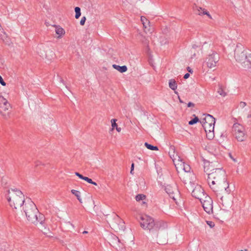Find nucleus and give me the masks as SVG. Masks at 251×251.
Returning <instances> with one entry per match:
<instances>
[{"instance_id": "9d476101", "label": "nucleus", "mask_w": 251, "mask_h": 251, "mask_svg": "<svg viewBox=\"0 0 251 251\" xmlns=\"http://www.w3.org/2000/svg\"><path fill=\"white\" fill-rule=\"evenodd\" d=\"M192 196L196 199L202 200V197L205 196L204 190L200 185H197L192 192Z\"/></svg>"}, {"instance_id": "2f4dec72", "label": "nucleus", "mask_w": 251, "mask_h": 251, "mask_svg": "<svg viewBox=\"0 0 251 251\" xmlns=\"http://www.w3.org/2000/svg\"><path fill=\"white\" fill-rule=\"evenodd\" d=\"M206 223L210 227H213L215 226L214 222L212 221H206Z\"/></svg>"}, {"instance_id": "8fccbe9b", "label": "nucleus", "mask_w": 251, "mask_h": 251, "mask_svg": "<svg viewBox=\"0 0 251 251\" xmlns=\"http://www.w3.org/2000/svg\"><path fill=\"white\" fill-rule=\"evenodd\" d=\"M79 173H78V172H75V175L76 176H78L79 175Z\"/></svg>"}, {"instance_id": "58836bf2", "label": "nucleus", "mask_w": 251, "mask_h": 251, "mask_svg": "<svg viewBox=\"0 0 251 251\" xmlns=\"http://www.w3.org/2000/svg\"><path fill=\"white\" fill-rule=\"evenodd\" d=\"M194 106H195V104L192 102H189L187 104V106L188 107H194Z\"/></svg>"}, {"instance_id": "393cba45", "label": "nucleus", "mask_w": 251, "mask_h": 251, "mask_svg": "<svg viewBox=\"0 0 251 251\" xmlns=\"http://www.w3.org/2000/svg\"><path fill=\"white\" fill-rule=\"evenodd\" d=\"M194 116H195L194 118L189 121L188 124L189 125H193L199 122L200 120L198 117L196 116L195 115H194Z\"/></svg>"}, {"instance_id": "4c0bfd02", "label": "nucleus", "mask_w": 251, "mask_h": 251, "mask_svg": "<svg viewBox=\"0 0 251 251\" xmlns=\"http://www.w3.org/2000/svg\"><path fill=\"white\" fill-rule=\"evenodd\" d=\"M134 163H132L131 165V170H130V174H133V170H134Z\"/></svg>"}, {"instance_id": "cd10ccee", "label": "nucleus", "mask_w": 251, "mask_h": 251, "mask_svg": "<svg viewBox=\"0 0 251 251\" xmlns=\"http://www.w3.org/2000/svg\"><path fill=\"white\" fill-rule=\"evenodd\" d=\"M116 121H117V119H112L111 120L112 130L114 129V128L118 127V125L116 124Z\"/></svg>"}, {"instance_id": "4be33fe9", "label": "nucleus", "mask_w": 251, "mask_h": 251, "mask_svg": "<svg viewBox=\"0 0 251 251\" xmlns=\"http://www.w3.org/2000/svg\"><path fill=\"white\" fill-rule=\"evenodd\" d=\"M141 21L144 27L145 28L148 27V25L150 23L148 20L145 18V17L141 16Z\"/></svg>"}, {"instance_id": "c03bdc74", "label": "nucleus", "mask_w": 251, "mask_h": 251, "mask_svg": "<svg viewBox=\"0 0 251 251\" xmlns=\"http://www.w3.org/2000/svg\"><path fill=\"white\" fill-rule=\"evenodd\" d=\"M188 71L191 73H192V71L191 70V69L189 67H188L187 68Z\"/></svg>"}, {"instance_id": "ea45409f", "label": "nucleus", "mask_w": 251, "mask_h": 251, "mask_svg": "<svg viewBox=\"0 0 251 251\" xmlns=\"http://www.w3.org/2000/svg\"><path fill=\"white\" fill-rule=\"evenodd\" d=\"M190 76V74L189 73H186L184 75L183 78L184 79H187Z\"/></svg>"}, {"instance_id": "dca6fc26", "label": "nucleus", "mask_w": 251, "mask_h": 251, "mask_svg": "<svg viewBox=\"0 0 251 251\" xmlns=\"http://www.w3.org/2000/svg\"><path fill=\"white\" fill-rule=\"evenodd\" d=\"M168 240L166 236H157L156 241L159 245H165L168 243Z\"/></svg>"}, {"instance_id": "c85d7f7f", "label": "nucleus", "mask_w": 251, "mask_h": 251, "mask_svg": "<svg viewBox=\"0 0 251 251\" xmlns=\"http://www.w3.org/2000/svg\"><path fill=\"white\" fill-rule=\"evenodd\" d=\"M218 93L223 97H225L226 95V93L224 91L222 87H220L219 88Z\"/></svg>"}, {"instance_id": "864d4df0", "label": "nucleus", "mask_w": 251, "mask_h": 251, "mask_svg": "<svg viewBox=\"0 0 251 251\" xmlns=\"http://www.w3.org/2000/svg\"><path fill=\"white\" fill-rule=\"evenodd\" d=\"M251 115H249L248 116V118H251Z\"/></svg>"}, {"instance_id": "20e7f679", "label": "nucleus", "mask_w": 251, "mask_h": 251, "mask_svg": "<svg viewBox=\"0 0 251 251\" xmlns=\"http://www.w3.org/2000/svg\"><path fill=\"white\" fill-rule=\"evenodd\" d=\"M234 55L236 61L244 63L248 58V50L243 45L238 43L234 50Z\"/></svg>"}, {"instance_id": "72a5a7b5", "label": "nucleus", "mask_w": 251, "mask_h": 251, "mask_svg": "<svg viewBox=\"0 0 251 251\" xmlns=\"http://www.w3.org/2000/svg\"><path fill=\"white\" fill-rule=\"evenodd\" d=\"M83 180L87 181L89 183H92V179L88 177L84 176Z\"/></svg>"}, {"instance_id": "1a4fd4ad", "label": "nucleus", "mask_w": 251, "mask_h": 251, "mask_svg": "<svg viewBox=\"0 0 251 251\" xmlns=\"http://www.w3.org/2000/svg\"><path fill=\"white\" fill-rule=\"evenodd\" d=\"M111 226L112 228L115 230L119 229L124 231L126 228L124 222L117 215L115 216Z\"/></svg>"}, {"instance_id": "6ab92c4d", "label": "nucleus", "mask_w": 251, "mask_h": 251, "mask_svg": "<svg viewBox=\"0 0 251 251\" xmlns=\"http://www.w3.org/2000/svg\"><path fill=\"white\" fill-rule=\"evenodd\" d=\"M169 87L173 90H175L177 88V83L176 80L174 79L169 80Z\"/></svg>"}, {"instance_id": "6e6552de", "label": "nucleus", "mask_w": 251, "mask_h": 251, "mask_svg": "<svg viewBox=\"0 0 251 251\" xmlns=\"http://www.w3.org/2000/svg\"><path fill=\"white\" fill-rule=\"evenodd\" d=\"M220 57L216 52H213L209 54L206 58L205 62L207 66L209 68H212L216 66L217 63L219 61Z\"/></svg>"}, {"instance_id": "aec40b11", "label": "nucleus", "mask_w": 251, "mask_h": 251, "mask_svg": "<svg viewBox=\"0 0 251 251\" xmlns=\"http://www.w3.org/2000/svg\"><path fill=\"white\" fill-rule=\"evenodd\" d=\"M71 193L77 198L80 203L82 202V199L80 198V192L79 191L73 189L71 190Z\"/></svg>"}, {"instance_id": "603ef678", "label": "nucleus", "mask_w": 251, "mask_h": 251, "mask_svg": "<svg viewBox=\"0 0 251 251\" xmlns=\"http://www.w3.org/2000/svg\"><path fill=\"white\" fill-rule=\"evenodd\" d=\"M137 157V158H138V159H139V160H142V159L141 158V157Z\"/></svg>"}, {"instance_id": "79ce46f5", "label": "nucleus", "mask_w": 251, "mask_h": 251, "mask_svg": "<svg viewBox=\"0 0 251 251\" xmlns=\"http://www.w3.org/2000/svg\"><path fill=\"white\" fill-rule=\"evenodd\" d=\"M80 233H82L83 234H85L88 233V232L86 230H83V231H80Z\"/></svg>"}, {"instance_id": "6e6d98bb", "label": "nucleus", "mask_w": 251, "mask_h": 251, "mask_svg": "<svg viewBox=\"0 0 251 251\" xmlns=\"http://www.w3.org/2000/svg\"><path fill=\"white\" fill-rule=\"evenodd\" d=\"M224 182H226V178H224Z\"/></svg>"}, {"instance_id": "5701e85b", "label": "nucleus", "mask_w": 251, "mask_h": 251, "mask_svg": "<svg viewBox=\"0 0 251 251\" xmlns=\"http://www.w3.org/2000/svg\"><path fill=\"white\" fill-rule=\"evenodd\" d=\"M180 164V165H182L183 169L185 172H189L190 171V167L189 165L185 164L184 162L182 160Z\"/></svg>"}, {"instance_id": "a211bd4d", "label": "nucleus", "mask_w": 251, "mask_h": 251, "mask_svg": "<svg viewBox=\"0 0 251 251\" xmlns=\"http://www.w3.org/2000/svg\"><path fill=\"white\" fill-rule=\"evenodd\" d=\"M55 32L58 35V38H60L65 34V30L59 26H55Z\"/></svg>"}, {"instance_id": "09e8293b", "label": "nucleus", "mask_w": 251, "mask_h": 251, "mask_svg": "<svg viewBox=\"0 0 251 251\" xmlns=\"http://www.w3.org/2000/svg\"><path fill=\"white\" fill-rule=\"evenodd\" d=\"M227 187L225 188V190L226 191H227V189L228 188V183H227Z\"/></svg>"}, {"instance_id": "f3484780", "label": "nucleus", "mask_w": 251, "mask_h": 251, "mask_svg": "<svg viewBox=\"0 0 251 251\" xmlns=\"http://www.w3.org/2000/svg\"><path fill=\"white\" fill-rule=\"evenodd\" d=\"M112 66L113 68L119 71L120 73H125L127 70V67L126 65L121 66L116 64H113Z\"/></svg>"}, {"instance_id": "f704fd0d", "label": "nucleus", "mask_w": 251, "mask_h": 251, "mask_svg": "<svg viewBox=\"0 0 251 251\" xmlns=\"http://www.w3.org/2000/svg\"><path fill=\"white\" fill-rule=\"evenodd\" d=\"M0 84L2 86L6 85V83L4 82V81L3 80L2 77H1V76L0 75Z\"/></svg>"}, {"instance_id": "423d86ee", "label": "nucleus", "mask_w": 251, "mask_h": 251, "mask_svg": "<svg viewBox=\"0 0 251 251\" xmlns=\"http://www.w3.org/2000/svg\"><path fill=\"white\" fill-rule=\"evenodd\" d=\"M233 129L235 131V138L238 141H243L245 139V134L243 127L238 124H235L233 126Z\"/></svg>"}, {"instance_id": "3c124183", "label": "nucleus", "mask_w": 251, "mask_h": 251, "mask_svg": "<svg viewBox=\"0 0 251 251\" xmlns=\"http://www.w3.org/2000/svg\"><path fill=\"white\" fill-rule=\"evenodd\" d=\"M60 82H62L63 83H64V80L62 78L60 79Z\"/></svg>"}, {"instance_id": "bb28decb", "label": "nucleus", "mask_w": 251, "mask_h": 251, "mask_svg": "<svg viewBox=\"0 0 251 251\" xmlns=\"http://www.w3.org/2000/svg\"><path fill=\"white\" fill-rule=\"evenodd\" d=\"M113 240L111 241L112 244H115L120 243L121 242L120 239L118 238V236H112Z\"/></svg>"}, {"instance_id": "b1692460", "label": "nucleus", "mask_w": 251, "mask_h": 251, "mask_svg": "<svg viewBox=\"0 0 251 251\" xmlns=\"http://www.w3.org/2000/svg\"><path fill=\"white\" fill-rule=\"evenodd\" d=\"M75 18L78 19L81 16V10L79 7H75Z\"/></svg>"}, {"instance_id": "e433bc0d", "label": "nucleus", "mask_w": 251, "mask_h": 251, "mask_svg": "<svg viewBox=\"0 0 251 251\" xmlns=\"http://www.w3.org/2000/svg\"><path fill=\"white\" fill-rule=\"evenodd\" d=\"M247 104L245 102L241 101L239 104V106L241 108H243L246 106Z\"/></svg>"}, {"instance_id": "49530a36", "label": "nucleus", "mask_w": 251, "mask_h": 251, "mask_svg": "<svg viewBox=\"0 0 251 251\" xmlns=\"http://www.w3.org/2000/svg\"><path fill=\"white\" fill-rule=\"evenodd\" d=\"M248 58H251V52H250V53L248 52Z\"/></svg>"}, {"instance_id": "f03ea898", "label": "nucleus", "mask_w": 251, "mask_h": 251, "mask_svg": "<svg viewBox=\"0 0 251 251\" xmlns=\"http://www.w3.org/2000/svg\"><path fill=\"white\" fill-rule=\"evenodd\" d=\"M141 226L145 230L150 231H157L164 229L168 227V224L163 221H154V219L147 215L141 217L140 221Z\"/></svg>"}, {"instance_id": "412c9836", "label": "nucleus", "mask_w": 251, "mask_h": 251, "mask_svg": "<svg viewBox=\"0 0 251 251\" xmlns=\"http://www.w3.org/2000/svg\"><path fill=\"white\" fill-rule=\"evenodd\" d=\"M145 146L149 150L151 151H158V148L157 146H154L147 142L145 143Z\"/></svg>"}, {"instance_id": "c9c22d12", "label": "nucleus", "mask_w": 251, "mask_h": 251, "mask_svg": "<svg viewBox=\"0 0 251 251\" xmlns=\"http://www.w3.org/2000/svg\"><path fill=\"white\" fill-rule=\"evenodd\" d=\"M210 184L211 185V187H210L211 188H213L212 187V185H214L215 184L216 182H218V180H215V179H210Z\"/></svg>"}, {"instance_id": "7c9ffc66", "label": "nucleus", "mask_w": 251, "mask_h": 251, "mask_svg": "<svg viewBox=\"0 0 251 251\" xmlns=\"http://www.w3.org/2000/svg\"><path fill=\"white\" fill-rule=\"evenodd\" d=\"M86 18L85 16H83L82 18H81V19L80 21V25H84L85 24V23L86 22Z\"/></svg>"}, {"instance_id": "7ed1b4c3", "label": "nucleus", "mask_w": 251, "mask_h": 251, "mask_svg": "<svg viewBox=\"0 0 251 251\" xmlns=\"http://www.w3.org/2000/svg\"><path fill=\"white\" fill-rule=\"evenodd\" d=\"M5 197L9 202L11 207L17 209L18 207L24 206L26 201L24 200V195L21 191L16 188L8 190Z\"/></svg>"}, {"instance_id": "f257e3e1", "label": "nucleus", "mask_w": 251, "mask_h": 251, "mask_svg": "<svg viewBox=\"0 0 251 251\" xmlns=\"http://www.w3.org/2000/svg\"><path fill=\"white\" fill-rule=\"evenodd\" d=\"M23 210L27 219L31 223L37 224L38 223L42 226L44 222V216L39 213V211L30 199H27L23 206Z\"/></svg>"}, {"instance_id": "de8ad7c7", "label": "nucleus", "mask_w": 251, "mask_h": 251, "mask_svg": "<svg viewBox=\"0 0 251 251\" xmlns=\"http://www.w3.org/2000/svg\"><path fill=\"white\" fill-rule=\"evenodd\" d=\"M90 184H92L94 185H97V183L92 180V183H90Z\"/></svg>"}, {"instance_id": "473e14b6", "label": "nucleus", "mask_w": 251, "mask_h": 251, "mask_svg": "<svg viewBox=\"0 0 251 251\" xmlns=\"http://www.w3.org/2000/svg\"><path fill=\"white\" fill-rule=\"evenodd\" d=\"M200 9L201 10L203 11V12H202V14L203 15H207L209 17L211 18V16L209 14V12L206 11H204V9H202L201 8H200Z\"/></svg>"}, {"instance_id": "4468645a", "label": "nucleus", "mask_w": 251, "mask_h": 251, "mask_svg": "<svg viewBox=\"0 0 251 251\" xmlns=\"http://www.w3.org/2000/svg\"><path fill=\"white\" fill-rule=\"evenodd\" d=\"M216 122L215 119L213 117V116L207 114H206V117L204 118L201 122L202 124L203 123L206 124H212V125H215Z\"/></svg>"}, {"instance_id": "37998d69", "label": "nucleus", "mask_w": 251, "mask_h": 251, "mask_svg": "<svg viewBox=\"0 0 251 251\" xmlns=\"http://www.w3.org/2000/svg\"><path fill=\"white\" fill-rule=\"evenodd\" d=\"M50 53H51L50 55V57H51V58H53V56L55 55V54H54V53L51 50H50Z\"/></svg>"}, {"instance_id": "c756f323", "label": "nucleus", "mask_w": 251, "mask_h": 251, "mask_svg": "<svg viewBox=\"0 0 251 251\" xmlns=\"http://www.w3.org/2000/svg\"><path fill=\"white\" fill-rule=\"evenodd\" d=\"M41 230L43 234H44V235H47L50 232L49 229L46 228V227H44V229H41Z\"/></svg>"}, {"instance_id": "39448f33", "label": "nucleus", "mask_w": 251, "mask_h": 251, "mask_svg": "<svg viewBox=\"0 0 251 251\" xmlns=\"http://www.w3.org/2000/svg\"><path fill=\"white\" fill-rule=\"evenodd\" d=\"M204 171L205 173H206L207 175H208L207 180L210 187H211L210 179H215V180H218V182L222 176L224 177V173H223L221 172L220 169H216L214 172L209 173L208 169H206V167L204 166Z\"/></svg>"}, {"instance_id": "5fc2aeb1", "label": "nucleus", "mask_w": 251, "mask_h": 251, "mask_svg": "<svg viewBox=\"0 0 251 251\" xmlns=\"http://www.w3.org/2000/svg\"><path fill=\"white\" fill-rule=\"evenodd\" d=\"M247 61L251 64V62L249 60H248Z\"/></svg>"}, {"instance_id": "a18cd8bd", "label": "nucleus", "mask_w": 251, "mask_h": 251, "mask_svg": "<svg viewBox=\"0 0 251 251\" xmlns=\"http://www.w3.org/2000/svg\"><path fill=\"white\" fill-rule=\"evenodd\" d=\"M116 129L119 132L121 131V127H119L118 126V127L116 128Z\"/></svg>"}, {"instance_id": "ddd939ff", "label": "nucleus", "mask_w": 251, "mask_h": 251, "mask_svg": "<svg viewBox=\"0 0 251 251\" xmlns=\"http://www.w3.org/2000/svg\"><path fill=\"white\" fill-rule=\"evenodd\" d=\"M169 153L170 157L172 159L174 162H175V160H177L178 161L180 162L182 161V158L179 156H178L176 153H175V147L174 146L170 147Z\"/></svg>"}, {"instance_id": "a19ab883", "label": "nucleus", "mask_w": 251, "mask_h": 251, "mask_svg": "<svg viewBox=\"0 0 251 251\" xmlns=\"http://www.w3.org/2000/svg\"><path fill=\"white\" fill-rule=\"evenodd\" d=\"M78 177L81 179H84V176H82L81 174H79V175L78 176Z\"/></svg>"}, {"instance_id": "4d7b16f0", "label": "nucleus", "mask_w": 251, "mask_h": 251, "mask_svg": "<svg viewBox=\"0 0 251 251\" xmlns=\"http://www.w3.org/2000/svg\"><path fill=\"white\" fill-rule=\"evenodd\" d=\"M179 101H180V102H182V100H180V99H179Z\"/></svg>"}, {"instance_id": "9b49d317", "label": "nucleus", "mask_w": 251, "mask_h": 251, "mask_svg": "<svg viewBox=\"0 0 251 251\" xmlns=\"http://www.w3.org/2000/svg\"><path fill=\"white\" fill-rule=\"evenodd\" d=\"M0 98L1 99L0 100L2 102V105L0 106V114H1L4 118H7L9 116L8 113H7V114L3 113V111H6V110H8L10 106V104L3 97H0Z\"/></svg>"}, {"instance_id": "2eb2a0df", "label": "nucleus", "mask_w": 251, "mask_h": 251, "mask_svg": "<svg viewBox=\"0 0 251 251\" xmlns=\"http://www.w3.org/2000/svg\"><path fill=\"white\" fill-rule=\"evenodd\" d=\"M202 125L206 132L208 131L209 133H210L214 131L215 125H212V124L203 123L202 124Z\"/></svg>"}, {"instance_id": "0eeeda50", "label": "nucleus", "mask_w": 251, "mask_h": 251, "mask_svg": "<svg viewBox=\"0 0 251 251\" xmlns=\"http://www.w3.org/2000/svg\"><path fill=\"white\" fill-rule=\"evenodd\" d=\"M204 200L200 201L203 209L208 214H210L213 212V201L208 196L204 197Z\"/></svg>"}, {"instance_id": "f8f14e48", "label": "nucleus", "mask_w": 251, "mask_h": 251, "mask_svg": "<svg viewBox=\"0 0 251 251\" xmlns=\"http://www.w3.org/2000/svg\"><path fill=\"white\" fill-rule=\"evenodd\" d=\"M165 190L166 192L169 195L170 198H172L174 200H176L175 194V193L177 194L178 190L176 186L173 187L171 185H167L165 186Z\"/></svg>"}, {"instance_id": "a878e982", "label": "nucleus", "mask_w": 251, "mask_h": 251, "mask_svg": "<svg viewBox=\"0 0 251 251\" xmlns=\"http://www.w3.org/2000/svg\"><path fill=\"white\" fill-rule=\"evenodd\" d=\"M146 198L145 195L143 194H138L135 197V199L137 201L145 200Z\"/></svg>"}, {"instance_id": "13d9d810", "label": "nucleus", "mask_w": 251, "mask_h": 251, "mask_svg": "<svg viewBox=\"0 0 251 251\" xmlns=\"http://www.w3.org/2000/svg\"><path fill=\"white\" fill-rule=\"evenodd\" d=\"M134 240V238L133 237V239L131 240V242H133Z\"/></svg>"}]
</instances>
